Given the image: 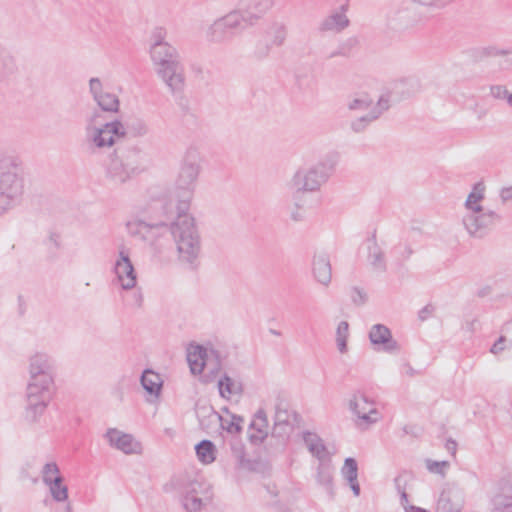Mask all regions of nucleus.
I'll return each mask as SVG.
<instances>
[{"label": "nucleus", "instance_id": "nucleus-15", "mask_svg": "<svg viewBox=\"0 0 512 512\" xmlns=\"http://www.w3.org/2000/svg\"><path fill=\"white\" fill-rule=\"evenodd\" d=\"M105 438L112 447L124 452L125 454L138 453L141 446L136 442L132 435L122 433L116 428H110L105 434Z\"/></svg>", "mask_w": 512, "mask_h": 512}, {"label": "nucleus", "instance_id": "nucleus-27", "mask_svg": "<svg viewBox=\"0 0 512 512\" xmlns=\"http://www.w3.org/2000/svg\"><path fill=\"white\" fill-rule=\"evenodd\" d=\"M49 486L53 499L62 502L68 498V487L63 484L62 476H55L52 481L45 483Z\"/></svg>", "mask_w": 512, "mask_h": 512}, {"label": "nucleus", "instance_id": "nucleus-44", "mask_svg": "<svg viewBox=\"0 0 512 512\" xmlns=\"http://www.w3.org/2000/svg\"><path fill=\"white\" fill-rule=\"evenodd\" d=\"M55 476H60L58 465L55 462L46 463L42 470L43 482L52 481Z\"/></svg>", "mask_w": 512, "mask_h": 512}, {"label": "nucleus", "instance_id": "nucleus-61", "mask_svg": "<svg viewBox=\"0 0 512 512\" xmlns=\"http://www.w3.org/2000/svg\"><path fill=\"white\" fill-rule=\"evenodd\" d=\"M413 254V249L409 245H405L403 251L401 252V256L403 260H407Z\"/></svg>", "mask_w": 512, "mask_h": 512}, {"label": "nucleus", "instance_id": "nucleus-37", "mask_svg": "<svg viewBox=\"0 0 512 512\" xmlns=\"http://www.w3.org/2000/svg\"><path fill=\"white\" fill-rule=\"evenodd\" d=\"M342 474L348 482H353L357 479L358 465L354 458L349 457L345 459Z\"/></svg>", "mask_w": 512, "mask_h": 512}, {"label": "nucleus", "instance_id": "nucleus-11", "mask_svg": "<svg viewBox=\"0 0 512 512\" xmlns=\"http://www.w3.org/2000/svg\"><path fill=\"white\" fill-rule=\"evenodd\" d=\"M114 272L122 289L130 290L136 286V272L129 254L124 249L119 252V259L115 263Z\"/></svg>", "mask_w": 512, "mask_h": 512}, {"label": "nucleus", "instance_id": "nucleus-25", "mask_svg": "<svg viewBox=\"0 0 512 512\" xmlns=\"http://www.w3.org/2000/svg\"><path fill=\"white\" fill-rule=\"evenodd\" d=\"M196 455L203 464H210L216 459V447L210 440H202L195 446Z\"/></svg>", "mask_w": 512, "mask_h": 512}, {"label": "nucleus", "instance_id": "nucleus-14", "mask_svg": "<svg viewBox=\"0 0 512 512\" xmlns=\"http://www.w3.org/2000/svg\"><path fill=\"white\" fill-rule=\"evenodd\" d=\"M349 4L346 2L339 7V10L333 11L325 17L319 24L318 30L322 33L333 31L340 33L350 25V20L346 15Z\"/></svg>", "mask_w": 512, "mask_h": 512}, {"label": "nucleus", "instance_id": "nucleus-12", "mask_svg": "<svg viewBox=\"0 0 512 512\" xmlns=\"http://www.w3.org/2000/svg\"><path fill=\"white\" fill-rule=\"evenodd\" d=\"M369 339L378 350L391 353L400 349L398 342L392 337L390 329L383 324L372 326L369 332Z\"/></svg>", "mask_w": 512, "mask_h": 512}, {"label": "nucleus", "instance_id": "nucleus-23", "mask_svg": "<svg viewBox=\"0 0 512 512\" xmlns=\"http://www.w3.org/2000/svg\"><path fill=\"white\" fill-rule=\"evenodd\" d=\"M140 381L147 393L155 396L159 395L162 386L159 374L150 369H146L142 373Z\"/></svg>", "mask_w": 512, "mask_h": 512}, {"label": "nucleus", "instance_id": "nucleus-30", "mask_svg": "<svg viewBox=\"0 0 512 512\" xmlns=\"http://www.w3.org/2000/svg\"><path fill=\"white\" fill-rule=\"evenodd\" d=\"M484 191L485 186L483 182L474 184L473 190L470 192L465 202V206L469 211L474 210V207L481 206L479 202L484 198Z\"/></svg>", "mask_w": 512, "mask_h": 512}, {"label": "nucleus", "instance_id": "nucleus-10", "mask_svg": "<svg viewBox=\"0 0 512 512\" xmlns=\"http://www.w3.org/2000/svg\"><path fill=\"white\" fill-rule=\"evenodd\" d=\"M274 6V0H242L236 8L243 17L244 26H255Z\"/></svg>", "mask_w": 512, "mask_h": 512}, {"label": "nucleus", "instance_id": "nucleus-17", "mask_svg": "<svg viewBox=\"0 0 512 512\" xmlns=\"http://www.w3.org/2000/svg\"><path fill=\"white\" fill-rule=\"evenodd\" d=\"M313 276L322 285L327 286L331 282L332 268L329 256L325 253L315 254L312 261Z\"/></svg>", "mask_w": 512, "mask_h": 512}, {"label": "nucleus", "instance_id": "nucleus-1", "mask_svg": "<svg viewBox=\"0 0 512 512\" xmlns=\"http://www.w3.org/2000/svg\"><path fill=\"white\" fill-rule=\"evenodd\" d=\"M200 171V155L197 150L189 149L183 159L176 187L182 191L179 194L176 211L171 202L161 204L162 219L147 222L138 220L137 234L151 245L156 244L159 237L170 233L176 243L179 258L189 264H194L201 251V241L195 226L194 218L187 214L190 207L193 188Z\"/></svg>", "mask_w": 512, "mask_h": 512}, {"label": "nucleus", "instance_id": "nucleus-52", "mask_svg": "<svg viewBox=\"0 0 512 512\" xmlns=\"http://www.w3.org/2000/svg\"><path fill=\"white\" fill-rule=\"evenodd\" d=\"M399 494H400V502H401V505L404 507L405 512H413V511L414 512H425V510L420 507L408 505V494L406 491H403L402 493H399Z\"/></svg>", "mask_w": 512, "mask_h": 512}, {"label": "nucleus", "instance_id": "nucleus-16", "mask_svg": "<svg viewBox=\"0 0 512 512\" xmlns=\"http://www.w3.org/2000/svg\"><path fill=\"white\" fill-rule=\"evenodd\" d=\"M125 135L124 127L118 120L106 123L102 128L96 129L94 143L97 147L112 146L115 142L114 137H123Z\"/></svg>", "mask_w": 512, "mask_h": 512}, {"label": "nucleus", "instance_id": "nucleus-6", "mask_svg": "<svg viewBox=\"0 0 512 512\" xmlns=\"http://www.w3.org/2000/svg\"><path fill=\"white\" fill-rule=\"evenodd\" d=\"M336 161L327 159L307 171H298L294 176V185L298 191H315L324 183L334 170Z\"/></svg>", "mask_w": 512, "mask_h": 512}, {"label": "nucleus", "instance_id": "nucleus-46", "mask_svg": "<svg viewBox=\"0 0 512 512\" xmlns=\"http://www.w3.org/2000/svg\"><path fill=\"white\" fill-rule=\"evenodd\" d=\"M293 428L294 425L284 426L281 424L274 423L271 434L273 437L285 439L288 438L290 433L293 431Z\"/></svg>", "mask_w": 512, "mask_h": 512}, {"label": "nucleus", "instance_id": "nucleus-35", "mask_svg": "<svg viewBox=\"0 0 512 512\" xmlns=\"http://www.w3.org/2000/svg\"><path fill=\"white\" fill-rule=\"evenodd\" d=\"M249 429L255 430L249 434L248 438L254 445L261 444L268 436L267 427H261L259 421H252L249 425Z\"/></svg>", "mask_w": 512, "mask_h": 512}, {"label": "nucleus", "instance_id": "nucleus-33", "mask_svg": "<svg viewBox=\"0 0 512 512\" xmlns=\"http://www.w3.org/2000/svg\"><path fill=\"white\" fill-rule=\"evenodd\" d=\"M273 38L270 41L272 45L280 47L285 43L287 38V26L281 22H274L271 25Z\"/></svg>", "mask_w": 512, "mask_h": 512}, {"label": "nucleus", "instance_id": "nucleus-21", "mask_svg": "<svg viewBox=\"0 0 512 512\" xmlns=\"http://www.w3.org/2000/svg\"><path fill=\"white\" fill-rule=\"evenodd\" d=\"M303 440L313 456L317 457L319 460L325 458L327 453L326 446L323 440L316 433L309 431L304 432Z\"/></svg>", "mask_w": 512, "mask_h": 512}, {"label": "nucleus", "instance_id": "nucleus-50", "mask_svg": "<svg viewBox=\"0 0 512 512\" xmlns=\"http://www.w3.org/2000/svg\"><path fill=\"white\" fill-rule=\"evenodd\" d=\"M455 1L456 0H419V3L424 6L434 7L437 9H443Z\"/></svg>", "mask_w": 512, "mask_h": 512}, {"label": "nucleus", "instance_id": "nucleus-62", "mask_svg": "<svg viewBox=\"0 0 512 512\" xmlns=\"http://www.w3.org/2000/svg\"><path fill=\"white\" fill-rule=\"evenodd\" d=\"M491 291L492 289L490 286H485L477 291V296L480 298L486 297L491 294Z\"/></svg>", "mask_w": 512, "mask_h": 512}, {"label": "nucleus", "instance_id": "nucleus-31", "mask_svg": "<svg viewBox=\"0 0 512 512\" xmlns=\"http://www.w3.org/2000/svg\"><path fill=\"white\" fill-rule=\"evenodd\" d=\"M510 53L509 50L505 49H497L494 46H488V47H480L476 48L472 52V56L475 61H483L489 57H495L499 55H508Z\"/></svg>", "mask_w": 512, "mask_h": 512}, {"label": "nucleus", "instance_id": "nucleus-40", "mask_svg": "<svg viewBox=\"0 0 512 512\" xmlns=\"http://www.w3.org/2000/svg\"><path fill=\"white\" fill-rule=\"evenodd\" d=\"M219 392L222 397H225V392L228 394H234L240 391V389L236 388V384L232 378H230L227 374L219 380L218 382Z\"/></svg>", "mask_w": 512, "mask_h": 512}, {"label": "nucleus", "instance_id": "nucleus-5", "mask_svg": "<svg viewBox=\"0 0 512 512\" xmlns=\"http://www.w3.org/2000/svg\"><path fill=\"white\" fill-rule=\"evenodd\" d=\"M241 13L233 9L224 16L216 19L207 30V39L211 43H224L231 41L236 31L245 29Z\"/></svg>", "mask_w": 512, "mask_h": 512}, {"label": "nucleus", "instance_id": "nucleus-63", "mask_svg": "<svg viewBox=\"0 0 512 512\" xmlns=\"http://www.w3.org/2000/svg\"><path fill=\"white\" fill-rule=\"evenodd\" d=\"M348 483H349V485H350L354 495L355 496H359V494H360V485L358 483V480L356 479L355 481L348 482Z\"/></svg>", "mask_w": 512, "mask_h": 512}, {"label": "nucleus", "instance_id": "nucleus-36", "mask_svg": "<svg viewBox=\"0 0 512 512\" xmlns=\"http://www.w3.org/2000/svg\"><path fill=\"white\" fill-rule=\"evenodd\" d=\"M242 422L243 418L241 416L232 415V419L230 421H227L222 417V421L218 422V425L221 427V429L227 431L230 434H239L242 431Z\"/></svg>", "mask_w": 512, "mask_h": 512}, {"label": "nucleus", "instance_id": "nucleus-4", "mask_svg": "<svg viewBox=\"0 0 512 512\" xmlns=\"http://www.w3.org/2000/svg\"><path fill=\"white\" fill-rule=\"evenodd\" d=\"M151 60L157 75L173 94L181 93L185 87L184 66L178 50L171 44L150 49Z\"/></svg>", "mask_w": 512, "mask_h": 512}, {"label": "nucleus", "instance_id": "nucleus-48", "mask_svg": "<svg viewBox=\"0 0 512 512\" xmlns=\"http://www.w3.org/2000/svg\"><path fill=\"white\" fill-rule=\"evenodd\" d=\"M231 451L237 463L245 457V447L239 441H233L231 443Z\"/></svg>", "mask_w": 512, "mask_h": 512}, {"label": "nucleus", "instance_id": "nucleus-29", "mask_svg": "<svg viewBox=\"0 0 512 512\" xmlns=\"http://www.w3.org/2000/svg\"><path fill=\"white\" fill-rule=\"evenodd\" d=\"M368 249V261L373 267V269L376 271L385 272L387 270V265L385 261V255L382 249L380 247H374V249L369 247Z\"/></svg>", "mask_w": 512, "mask_h": 512}, {"label": "nucleus", "instance_id": "nucleus-28", "mask_svg": "<svg viewBox=\"0 0 512 512\" xmlns=\"http://www.w3.org/2000/svg\"><path fill=\"white\" fill-rule=\"evenodd\" d=\"M121 158L124 160L126 169L131 175L138 173L140 163V151L137 148H131L126 153H121Z\"/></svg>", "mask_w": 512, "mask_h": 512}, {"label": "nucleus", "instance_id": "nucleus-32", "mask_svg": "<svg viewBox=\"0 0 512 512\" xmlns=\"http://www.w3.org/2000/svg\"><path fill=\"white\" fill-rule=\"evenodd\" d=\"M349 336V323L347 321H341L336 331V342L338 350L341 353L347 351V339Z\"/></svg>", "mask_w": 512, "mask_h": 512}, {"label": "nucleus", "instance_id": "nucleus-38", "mask_svg": "<svg viewBox=\"0 0 512 512\" xmlns=\"http://www.w3.org/2000/svg\"><path fill=\"white\" fill-rule=\"evenodd\" d=\"M272 46V43L267 39L258 40L253 50V57L257 60L267 58L271 52Z\"/></svg>", "mask_w": 512, "mask_h": 512}, {"label": "nucleus", "instance_id": "nucleus-47", "mask_svg": "<svg viewBox=\"0 0 512 512\" xmlns=\"http://www.w3.org/2000/svg\"><path fill=\"white\" fill-rule=\"evenodd\" d=\"M494 506L496 510L509 509L512 507V497L497 495L494 498Z\"/></svg>", "mask_w": 512, "mask_h": 512}, {"label": "nucleus", "instance_id": "nucleus-60", "mask_svg": "<svg viewBox=\"0 0 512 512\" xmlns=\"http://www.w3.org/2000/svg\"><path fill=\"white\" fill-rule=\"evenodd\" d=\"M445 448L452 456H455L457 451V442L452 438H449L445 443Z\"/></svg>", "mask_w": 512, "mask_h": 512}, {"label": "nucleus", "instance_id": "nucleus-43", "mask_svg": "<svg viewBox=\"0 0 512 512\" xmlns=\"http://www.w3.org/2000/svg\"><path fill=\"white\" fill-rule=\"evenodd\" d=\"M261 461L258 459H249L246 456L237 463V468L241 470H246L249 472H257L260 470Z\"/></svg>", "mask_w": 512, "mask_h": 512}, {"label": "nucleus", "instance_id": "nucleus-58", "mask_svg": "<svg viewBox=\"0 0 512 512\" xmlns=\"http://www.w3.org/2000/svg\"><path fill=\"white\" fill-rule=\"evenodd\" d=\"M394 483L398 493L406 491L407 481L401 475L394 479Z\"/></svg>", "mask_w": 512, "mask_h": 512}, {"label": "nucleus", "instance_id": "nucleus-45", "mask_svg": "<svg viewBox=\"0 0 512 512\" xmlns=\"http://www.w3.org/2000/svg\"><path fill=\"white\" fill-rule=\"evenodd\" d=\"M491 94L494 98H505L508 104L512 106V93H510L505 86H491Z\"/></svg>", "mask_w": 512, "mask_h": 512}, {"label": "nucleus", "instance_id": "nucleus-3", "mask_svg": "<svg viewBox=\"0 0 512 512\" xmlns=\"http://www.w3.org/2000/svg\"><path fill=\"white\" fill-rule=\"evenodd\" d=\"M24 192L22 160L16 155L0 157V216L13 208Z\"/></svg>", "mask_w": 512, "mask_h": 512}, {"label": "nucleus", "instance_id": "nucleus-20", "mask_svg": "<svg viewBox=\"0 0 512 512\" xmlns=\"http://www.w3.org/2000/svg\"><path fill=\"white\" fill-rule=\"evenodd\" d=\"M196 415L204 430H209L212 425H218V422L222 421V416L212 406L206 404L196 406Z\"/></svg>", "mask_w": 512, "mask_h": 512}, {"label": "nucleus", "instance_id": "nucleus-56", "mask_svg": "<svg viewBox=\"0 0 512 512\" xmlns=\"http://www.w3.org/2000/svg\"><path fill=\"white\" fill-rule=\"evenodd\" d=\"M389 108V99L385 97H380L377 102V105L371 111H381V114L388 110Z\"/></svg>", "mask_w": 512, "mask_h": 512}, {"label": "nucleus", "instance_id": "nucleus-8", "mask_svg": "<svg viewBox=\"0 0 512 512\" xmlns=\"http://www.w3.org/2000/svg\"><path fill=\"white\" fill-rule=\"evenodd\" d=\"M349 408L357 417L355 423L361 429H367L380 419V412L375 407L374 401L364 393H355L349 402Z\"/></svg>", "mask_w": 512, "mask_h": 512}, {"label": "nucleus", "instance_id": "nucleus-64", "mask_svg": "<svg viewBox=\"0 0 512 512\" xmlns=\"http://www.w3.org/2000/svg\"><path fill=\"white\" fill-rule=\"evenodd\" d=\"M135 130H137L138 135H144L147 132V127H146L145 123H143L142 121H139L137 123V127L135 128Z\"/></svg>", "mask_w": 512, "mask_h": 512}, {"label": "nucleus", "instance_id": "nucleus-7", "mask_svg": "<svg viewBox=\"0 0 512 512\" xmlns=\"http://www.w3.org/2000/svg\"><path fill=\"white\" fill-rule=\"evenodd\" d=\"M500 219L501 216L495 211H484L482 206H477L463 217V224L470 235L482 238Z\"/></svg>", "mask_w": 512, "mask_h": 512}, {"label": "nucleus", "instance_id": "nucleus-57", "mask_svg": "<svg viewBox=\"0 0 512 512\" xmlns=\"http://www.w3.org/2000/svg\"><path fill=\"white\" fill-rule=\"evenodd\" d=\"M254 421H259L261 427H268L267 415L263 409H259L256 412Z\"/></svg>", "mask_w": 512, "mask_h": 512}, {"label": "nucleus", "instance_id": "nucleus-39", "mask_svg": "<svg viewBox=\"0 0 512 512\" xmlns=\"http://www.w3.org/2000/svg\"><path fill=\"white\" fill-rule=\"evenodd\" d=\"M219 392L222 397H225V392L228 394H234L240 391V389L236 388V384L232 378H230L227 374L219 380L218 382Z\"/></svg>", "mask_w": 512, "mask_h": 512}, {"label": "nucleus", "instance_id": "nucleus-53", "mask_svg": "<svg viewBox=\"0 0 512 512\" xmlns=\"http://www.w3.org/2000/svg\"><path fill=\"white\" fill-rule=\"evenodd\" d=\"M352 291H353L352 301L354 304L360 306V305H363L366 303L367 295L364 291H362L358 287H353Z\"/></svg>", "mask_w": 512, "mask_h": 512}, {"label": "nucleus", "instance_id": "nucleus-22", "mask_svg": "<svg viewBox=\"0 0 512 512\" xmlns=\"http://www.w3.org/2000/svg\"><path fill=\"white\" fill-rule=\"evenodd\" d=\"M17 72L14 57L3 46L0 48V81L10 79Z\"/></svg>", "mask_w": 512, "mask_h": 512}, {"label": "nucleus", "instance_id": "nucleus-51", "mask_svg": "<svg viewBox=\"0 0 512 512\" xmlns=\"http://www.w3.org/2000/svg\"><path fill=\"white\" fill-rule=\"evenodd\" d=\"M372 105V100L369 99H354L349 104L350 110H366Z\"/></svg>", "mask_w": 512, "mask_h": 512}, {"label": "nucleus", "instance_id": "nucleus-42", "mask_svg": "<svg viewBox=\"0 0 512 512\" xmlns=\"http://www.w3.org/2000/svg\"><path fill=\"white\" fill-rule=\"evenodd\" d=\"M426 468L430 473L439 474L445 476V470L450 466L448 461H434L426 459Z\"/></svg>", "mask_w": 512, "mask_h": 512}, {"label": "nucleus", "instance_id": "nucleus-41", "mask_svg": "<svg viewBox=\"0 0 512 512\" xmlns=\"http://www.w3.org/2000/svg\"><path fill=\"white\" fill-rule=\"evenodd\" d=\"M167 36V31L163 27H156L151 34V45L150 49H156L159 46L167 45L168 42L165 41Z\"/></svg>", "mask_w": 512, "mask_h": 512}, {"label": "nucleus", "instance_id": "nucleus-54", "mask_svg": "<svg viewBox=\"0 0 512 512\" xmlns=\"http://www.w3.org/2000/svg\"><path fill=\"white\" fill-rule=\"evenodd\" d=\"M358 39L356 37H350L343 43H341L339 46L342 48V50L345 52L346 56H349L351 50L357 46Z\"/></svg>", "mask_w": 512, "mask_h": 512}, {"label": "nucleus", "instance_id": "nucleus-55", "mask_svg": "<svg viewBox=\"0 0 512 512\" xmlns=\"http://www.w3.org/2000/svg\"><path fill=\"white\" fill-rule=\"evenodd\" d=\"M506 342V338L504 336H500L499 339L492 345L490 351L493 354H498L499 352L504 350V343Z\"/></svg>", "mask_w": 512, "mask_h": 512}, {"label": "nucleus", "instance_id": "nucleus-13", "mask_svg": "<svg viewBox=\"0 0 512 512\" xmlns=\"http://www.w3.org/2000/svg\"><path fill=\"white\" fill-rule=\"evenodd\" d=\"M90 92L98 106L106 112H117L119 109L118 97L102 89V83L99 78H91L89 81Z\"/></svg>", "mask_w": 512, "mask_h": 512}, {"label": "nucleus", "instance_id": "nucleus-19", "mask_svg": "<svg viewBox=\"0 0 512 512\" xmlns=\"http://www.w3.org/2000/svg\"><path fill=\"white\" fill-rule=\"evenodd\" d=\"M118 153V150L116 151ZM107 176L115 183H124L131 178L130 172L126 169L124 160L116 154L107 167Z\"/></svg>", "mask_w": 512, "mask_h": 512}, {"label": "nucleus", "instance_id": "nucleus-59", "mask_svg": "<svg viewBox=\"0 0 512 512\" xmlns=\"http://www.w3.org/2000/svg\"><path fill=\"white\" fill-rule=\"evenodd\" d=\"M500 198L502 203H506L512 199V187H504L501 190Z\"/></svg>", "mask_w": 512, "mask_h": 512}, {"label": "nucleus", "instance_id": "nucleus-49", "mask_svg": "<svg viewBox=\"0 0 512 512\" xmlns=\"http://www.w3.org/2000/svg\"><path fill=\"white\" fill-rule=\"evenodd\" d=\"M435 311H436L435 305H433L432 303L427 304L425 307H423L418 312L419 321L424 322V321L428 320L429 318H431L434 315Z\"/></svg>", "mask_w": 512, "mask_h": 512}, {"label": "nucleus", "instance_id": "nucleus-9", "mask_svg": "<svg viewBox=\"0 0 512 512\" xmlns=\"http://www.w3.org/2000/svg\"><path fill=\"white\" fill-rule=\"evenodd\" d=\"M212 487L206 482L194 481L183 497V506L188 512H199L212 503Z\"/></svg>", "mask_w": 512, "mask_h": 512}, {"label": "nucleus", "instance_id": "nucleus-2", "mask_svg": "<svg viewBox=\"0 0 512 512\" xmlns=\"http://www.w3.org/2000/svg\"><path fill=\"white\" fill-rule=\"evenodd\" d=\"M53 365L46 354H35L30 359V381L27 385L25 418L36 422L45 412L51 398Z\"/></svg>", "mask_w": 512, "mask_h": 512}, {"label": "nucleus", "instance_id": "nucleus-26", "mask_svg": "<svg viewBox=\"0 0 512 512\" xmlns=\"http://www.w3.org/2000/svg\"><path fill=\"white\" fill-rule=\"evenodd\" d=\"M317 481L326 489L327 493L329 494V497L332 499L334 497L333 472L332 468L329 465H319L317 470Z\"/></svg>", "mask_w": 512, "mask_h": 512}, {"label": "nucleus", "instance_id": "nucleus-18", "mask_svg": "<svg viewBox=\"0 0 512 512\" xmlns=\"http://www.w3.org/2000/svg\"><path fill=\"white\" fill-rule=\"evenodd\" d=\"M299 415L295 411H290L289 402L281 395L277 396L275 404V415L274 423L281 424L284 426L294 425V421H297Z\"/></svg>", "mask_w": 512, "mask_h": 512}, {"label": "nucleus", "instance_id": "nucleus-24", "mask_svg": "<svg viewBox=\"0 0 512 512\" xmlns=\"http://www.w3.org/2000/svg\"><path fill=\"white\" fill-rule=\"evenodd\" d=\"M206 354V350L201 346H195L193 350L188 351L187 361L192 374L197 375L203 372L205 366L204 357Z\"/></svg>", "mask_w": 512, "mask_h": 512}, {"label": "nucleus", "instance_id": "nucleus-34", "mask_svg": "<svg viewBox=\"0 0 512 512\" xmlns=\"http://www.w3.org/2000/svg\"><path fill=\"white\" fill-rule=\"evenodd\" d=\"M380 115L381 111H371L368 115L362 116L353 121L351 123V128L356 133L362 132L372 121L378 119Z\"/></svg>", "mask_w": 512, "mask_h": 512}]
</instances>
